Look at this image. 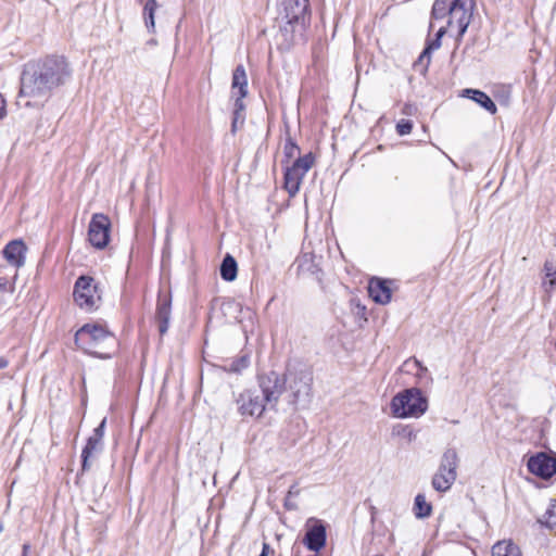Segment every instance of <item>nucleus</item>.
I'll list each match as a JSON object with an SVG mask.
<instances>
[{
	"mask_svg": "<svg viewBox=\"0 0 556 556\" xmlns=\"http://www.w3.org/2000/svg\"><path fill=\"white\" fill-rule=\"evenodd\" d=\"M71 73L64 56L47 55L27 63L20 78L17 105L42 108L52 91L66 83Z\"/></svg>",
	"mask_w": 556,
	"mask_h": 556,
	"instance_id": "nucleus-1",
	"label": "nucleus"
},
{
	"mask_svg": "<svg viewBox=\"0 0 556 556\" xmlns=\"http://www.w3.org/2000/svg\"><path fill=\"white\" fill-rule=\"evenodd\" d=\"M75 343L84 352L99 358H110L117 348L115 336L101 324H86L75 333Z\"/></svg>",
	"mask_w": 556,
	"mask_h": 556,
	"instance_id": "nucleus-2",
	"label": "nucleus"
},
{
	"mask_svg": "<svg viewBox=\"0 0 556 556\" xmlns=\"http://www.w3.org/2000/svg\"><path fill=\"white\" fill-rule=\"evenodd\" d=\"M427 408V399L416 388L404 390L391 401L392 414L397 418L419 417L426 413Z\"/></svg>",
	"mask_w": 556,
	"mask_h": 556,
	"instance_id": "nucleus-3",
	"label": "nucleus"
},
{
	"mask_svg": "<svg viewBox=\"0 0 556 556\" xmlns=\"http://www.w3.org/2000/svg\"><path fill=\"white\" fill-rule=\"evenodd\" d=\"M73 299L83 311L88 313L97 311L102 303L100 283L91 276H79L74 285Z\"/></svg>",
	"mask_w": 556,
	"mask_h": 556,
	"instance_id": "nucleus-4",
	"label": "nucleus"
},
{
	"mask_svg": "<svg viewBox=\"0 0 556 556\" xmlns=\"http://www.w3.org/2000/svg\"><path fill=\"white\" fill-rule=\"evenodd\" d=\"M458 463L457 451L453 447L446 448L431 480V485L437 492L444 493L452 488L457 478Z\"/></svg>",
	"mask_w": 556,
	"mask_h": 556,
	"instance_id": "nucleus-5",
	"label": "nucleus"
},
{
	"mask_svg": "<svg viewBox=\"0 0 556 556\" xmlns=\"http://www.w3.org/2000/svg\"><path fill=\"white\" fill-rule=\"evenodd\" d=\"M287 379L275 370L257 376L258 392L267 402L269 409H275L280 396L286 391Z\"/></svg>",
	"mask_w": 556,
	"mask_h": 556,
	"instance_id": "nucleus-6",
	"label": "nucleus"
},
{
	"mask_svg": "<svg viewBox=\"0 0 556 556\" xmlns=\"http://www.w3.org/2000/svg\"><path fill=\"white\" fill-rule=\"evenodd\" d=\"M315 157L313 153L299 156L291 165L286 164L285 167V189L290 197H294L301 187L303 178L314 165Z\"/></svg>",
	"mask_w": 556,
	"mask_h": 556,
	"instance_id": "nucleus-7",
	"label": "nucleus"
},
{
	"mask_svg": "<svg viewBox=\"0 0 556 556\" xmlns=\"http://www.w3.org/2000/svg\"><path fill=\"white\" fill-rule=\"evenodd\" d=\"M475 0H453L448 12L447 26L456 29V40H460L472 20Z\"/></svg>",
	"mask_w": 556,
	"mask_h": 556,
	"instance_id": "nucleus-8",
	"label": "nucleus"
},
{
	"mask_svg": "<svg viewBox=\"0 0 556 556\" xmlns=\"http://www.w3.org/2000/svg\"><path fill=\"white\" fill-rule=\"evenodd\" d=\"M238 412L243 417L260 418L266 408L267 402L256 389L243 390L236 399Z\"/></svg>",
	"mask_w": 556,
	"mask_h": 556,
	"instance_id": "nucleus-9",
	"label": "nucleus"
},
{
	"mask_svg": "<svg viewBox=\"0 0 556 556\" xmlns=\"http://www.w3.org/2000/svg\"><path fill=\"white\" fill-rule=\"evenodd\" d=\"M111 226L106 215L102 213L92 215L88 226V241L93 248L103 250L109 244Z\"/></svg>",
	"mask_w": 556,
	"mask_h": 556,
	"instance_id": "nucleus-10",
	"label": "nucleus"
},
{
	"mask_svg": "<svg viewBox=\"0 0 556 556\" xmlns=\"http://www.w3.org/2000/svg\"><path fill=\"white\" fill-rule=\"evenodd\" d=\"M106 426V418H103L98 427L94 428L92 434L88 438L86 445L81 451V472L90 470V459L102 452L103 450V438Z\"/></svg>",
	"mask_w": 556,
	"mask_h": 556,
	"instance_id": "nucleus-11",
	"label": "nucleus"
},
{
	"mask_svg": "<svg viewBox=\"0 0 556 556\" xmlns=\"http://www.w3.org/2000/svg\"><path fill=\"white\" fill-rule=\"evenodd\" d=\"M527 467L531 473L547 480L556 472V459L546 453H538L528 459Z\"/></svg>",
	"mask_w": 556,
	"mask_h": 556,
	"instance_id": "nucleus-12",
	"label": "nucleus"
},
{
	"mask_svg": "<svg viewBox=\"0 0 556 556\" xmlns=\"http://www.w3.org/2000/svg\"><path fill=\"white\" fill-rule=\"evenodd\" d=\"M283 16L287 24L304 25L308 12V0H282Z\"/></svg>",
	"mask_w": 556,
	"mask_h": 556,
	"instance_id": "nucleus-13",
	"label": "nucleus"
},
{
	"mask_svg": "<svg viewBox=\"0 0 556 556\" xmlns=\"http://www.w3.org/2000/svg\"><path fill=\"white\" fill-rule=\"evenodd\" d=\"M313 377L309 372H299L290 383L292 391V403L298 404L301 401H308L311 397Z\"/></svg>",
	"mask_w": 556,
	"mask_h": 556,
	"instance_id": "nucleus-14",
	"label": "nucleus"
},
{
	"mask_svg": "<svg viewBox=\"0 0 556 556\" xmlns=\"http://www.w3.org/2000/svg\"><path fill=\"white\" fill-rule=\"evenodd\" d=\"M172 315V295L169 292H159L155 319L159 324V332L161 336L165 334L169 327V319Z\"/></svg>",
	"mask_w": 556,
	"mask_h": 556,
	"instance_id": "nucleus-15",
	"label": "nucleus"
},
{
	"mask_svg": "<svg viewBox=\"0 0 556 556\" xmlns=\"http://www.w3.org/2000/svg\"><path fill=\"white\" fill-rule=\"evenodd\" d=\"M326 528L320 521L317 520L311 528L307 529L303 539V544L309 551L317 553L326 545Z\"/></svg>",
	"mask_w": 556,
	"mask_h": 556,
	"instance_id": "nucleus-16",
	"label": "nucleus"
},
{
	"mask_svg": "<svg viewBox=\"0 0 556 556\" xmlns=\"http://www.w3.org/2000/svg\"><path fill=\"white\" fill-rule=\"evenodd\" d=\"M26 245L22 240H12L3 249L4 258L13 266L21 267L25 263Z\"/></svg>",
	"mask_w": 556,
	"mask_h": 556,
	"instance_id": "nucleus-17",
	"label": "nucleus"
},
{
	"mask_svg": "<svg viewBox=\"0 0 556 556\" xmlns=\"http://www.w3.org/2000/svg\"><path fill=\"white\" fill-rule=\"evenodd\" d=\"M369 296L379 304H388L391 301V289L387 280L372 278L368 285Z\"/></svg>",
	"mask_w": 556,
	"mask_h": 556,
	"instance_id": "nucleus-18",
	"label": "nucleus"
},
{
	"mask_svg": "<svg viewBox=\"0 0 556 556\" xmlns=\"http://www.w3.org/2000/svg\"><path fill=\"white\" fill-rule=\"evenodd\" d=\"M231 91L232 97L241 99V101L248 94V77L242 64H239L232 73Z\"/></svg>",
	"mask_w": 556,
	"mask_h": 556,
	"instance_id": "nucleus-19",
	"label": "nucleus"
},
{
	"mask_svg": "<svg viewBox=\"0 0 556 556\" xmlns=\"http://www.w3.org/2000/svg\"><path fill=\"white\" fill-rule=\"evenodd\" d=\"M463 97L471 99L491 114H495L497 111V108L493 100L481 90L470 88L464 89Z\"/></svg>",
	"mask_w": 556,
	"mask_h": 556,
	"instance_id": "nucleus-20",
	"label": "nucleus"
},
{
	"mask_svg": "<svg viewBox=\"0 0 556 556\" xmlns=\"http://www.w3.org/2000/svg\"><path fill=\"white\" fill-rule=\"evenodd\" d=\"M445 33H446V27H441L438 30L435 38L430 43H428V46L424 49V51L419 55L418 63H420V64L425 63L426 67L429 65L430 54L432 51H434L441 47V38L443 37V35Z\"/></svg>",
	"mask_w": 556,
	"mask_h": 556,
	"instance_id": "nucleus-21",
	"label": "nucleus"
},
{
	"mask_svg": "<svg viewBox=\"0 0 556 556\" xmlns=\"http://www.w3.org/2000/svg\"><path fill=\"white\" fill-rule=\"evenodd\" d=\"M238 266L233 256L227 254L220 265V277L225 281H233L237 277Z\"/></svg>",
	"mask_w": 556,
	"mask_h": 556,
	"instance_id": "nucleus-22",
	"label": "nucleus"
},
{
	"mask_svg": "<svg viewBox=\"0 0 556 556\" xmlns=\"http://www.w3.org/2000/svg\"><path fill=\"white\" fill-rule=\"evenodd\" d=\"M492 556H521V551L513 542L502 541L493 545Z\"/></svg>",
	"mask_w": 556,
	"mask_h": 556,
	"instance_id": "nucleus-23",
	"label": "nucleus"
},
{
	"mask_svg": "<svg viewBox=\"0 0 556 556\" xmlns=\"http://www.w3.org/2000/svg\"><path fill=\"white\" fill-rule=\"evenodd\" d=\"M432 506L427 502L425 494H417L414 501V514L417 518L424 519L431 515Z\"/></svg>",
	"mask_w": 556,
	"mask_h": 556,
	"instance_id": "nucleus-24",
	"label": "nucleus"
},
{
	"mask_svg": "<svg viewBox=\"0 0 556 556\" xmlns=\"http://www.w3.org/2000/svg\"><path fill=\"white\" fill-rule=\"evenodd\" d=\"M452 1L453 0H434L431 10V17L434 20H442L448 16Z\"/></svg>",
	"mask_w": 556,
	"mask_h": 556,
	"instance_id": "nucleus-25",
	"label": "nucleus"
},
{
	"mask_svg": "<svg viewBox=\"0 0 556 556\" xmlns=\"http://www.w3.org/2000/svg\"><path fill=\"white\" fill-rule=\"evenodd\" d=\"M300 153V147L296 144V142L293 140V138L290 136V134H287L285 146H283V160L282 164H289L291 160Z\"/></svg>",
	"mask_w": 556,
	"mask_h": 556,
	"instance_id": "nucleus-26",
	"label": "nucleus"
},
{
	"mask_svg": "<svg viewBox=\"0 0 556 556\" xmlns=\"http://www.w3.org/2000/svg\"><path fill=\"white\" fill-rule=\"evenodd\" d=\"M539 522L548 529L556 527V498L551 500L549 505Z\"/></svg>",
	"mask_w": 556,
	"mask_h": 556,
	"instance_id": "nucleus-27",
	"label": "nucleus"
},
{
	"mask_svg": "<svg viewBox=\"0 0 556 556\" xmlns=\"http://www.w3.org/2000/svg\"><path fill=\"white\" fill-rule=\"evenodd\" d=\"M250 359L248 355H241L232 359L229 364L224 365V370L232 374H240L242 370L248 368Z\"/></svg>",
	"mask_w": 556,
	"mask_h": 556,
	"instance_id": "nucleus-28",
	"label": "nucleus"
},
{
	"mask_svg": "<svg viewBox=\"0 0 556 556\" xmlns=\"http://www.w3.org/2000/svg\"><path fill=\"white\" fill-rule=\"evenodd\" d=\"M544 271L545 277L548 278L547 281L544 282L546 291L551 292L556 289V266L553 262L546 261L544 263Z\"/></svg>",
	"mask_w": 556,
	"mask_h": 556,
	"instance_id": "nucleus-29",
	"label": "nucleus"
},
{
	"mask_svg": "<svg viewBox=\"0 0 556 556\" xmlns=\"http://www.w3.org/2000/svg\"><path fill=\"white\" fill-rule=\"evenodd\" d=\"M157 9L156 0H148L144 4L143 15L148 29L153 30L155 26L154 12Z\"/></svg>",
	"mask_w": 556,
	"mask_h": 556,
	"instance_id": "nucleus-30",
	"label": "nucleus"
},
{
	"mask_svg": "<svg viewBox=\"0 0 556 556\" xmlns=\"http://www.w3.org/2000/svg\"><path fill=\"white\" fill-rule=\"evenodd\" d=\"M245 105L241 99H235V110H233V116H232V123H231V130L232 132H236L237 130V123L240 121L243 123L244 121V112Z\"/></svg>",
	"mask_w": 556,
	"mask_h": 556,
	"instance_id": "nucleus-31",
	"label": "nucleus"
},
{
	"mask_svg": "<svg viewBox=\"0 0 556 556\" xmlns=\"http://www.w3.org/2000/svg\"><path fill=\"white\" fill-rule=\"evenodd\" d=\"M393 433L406 439L408 442L416 440L417 434L409 426H400L393 429Z\"/></svg>",
	"mask_w": 556,
	"mask_h": 556,
	"instance_id": "nucleus-32",
	"label": "nucleus"
},
{
	"mask_svg": "<svg viewBox=\"0 0 556 556\" xmlns=\"http://www.w3.org/2000/svg\"><path fill=\"white\" fill-rule=\"evenodd\" d=\"M412 129H413V123L409 119H401L396 124V132L400 136H405V135L410 134Z\"/></svg>",
	"mask_w": 556,
	"mask_h": 556,
	"instance_id": "nucleus-33",
	"label": "nucleus"
},
{
	"mask_svg": "<svg viewBox=\"0 0 556 556\" xmlns=\"http://www.w3.org/2000/svg\"><path fill=\"white\" fill-rule=\"evenodd\" d=\"M14 291L13 285L5 277H0V301H2L3 295L11 294Z\"/></svg>",
	"mask_w": 556,
	"mask_h": 556,
	"instance_id": "nucleus-34",
	"label": "nucleus"
},
{
	"mask_svg": "<svg viewBox=\"0 0 556 556\" xmlns=\"http://www.w3.org/2000/svg\"><path fill=\"white\" fill-rule=\"evenodd\" d=\"M413 363V365L417 368L416 375L418 377H424L428 375V369L425 367L417 358L408 359L405 362L406 365H409Z\"/></svg>",
	"mask_w": 556,
	"mask_h": 556,
	"instance_id": "nucleus-35",
	"label": "nucleus"
},
{
	"mask_svg": "<svg viewBox=\"0 0 556 556\" xmlns=\"http://www.w3.org/2000/svg\"><path fill=\"white\" fill-rule=\"evenodd\" d=\"M417 113V106L412 103H405L402 108V114L403 115H415Z\"/></svg>",
	"mask_w": 556,
	"mask_h": 556,
	"instance_id": "nucleus-36",
	"label": "nucleus"
},
{
	"mask_svg": "<svg viewBox=\"0 0 556 556\" xmlns=\"http://www.w3.org/2000/svg\"><path fill=\"white\" fill-rule=\"evenodd\" d=\"M5 116V101L0 94V118H3Z\"/></svg>",
	"mask_w": 556,
	"mask_h": 556,
	"instance_id": "nucleus-37",
	"label": "nucleus"
},
{
	"mask_svg": "<svg viewBox=\"0 0 556 556\" xmlns=\"http://www.w3.org/2000/svg\"><path fill=\"white\" fill-rule=\"evenodd\" d=\"M299 493H300V491H299L296 484H293V485L290 486V489L288 491V497L289 496H298Z\"/></svg>",
	"mask_w": 556,
	"mask_h": 556,
	"instance_id": "nucleus-38",
	"label": "nucleus"
},
{
	"mask_svg": "<svg viewBox=\"0 0 556 556\" xmlns=\"http://www.w3.org/2000/svg\"><path fill=\"white\" fill-rule=\"evenodd\" d=\"M9 365V361L7 357L0 355V369L7 368Z\"/></svg>",
	"mask_w": 556,
	"mask_h": 556,
	"instance_id": "nucleus-39",
	"label": "nucleus"
},
{
	"mask_svg": "<svg viewBox=\"0 0 556 556\" xmlns=\"http://www.w3.org/2000/svg\"><path fill=\"white\" fill-rule=\"evenodd\" d=\"M28 551H29V545L28 544H24L23 545L22 556H28Z\"/></svg>",
	"mask_w": 556,
	"mask_h": 556,
	"instance_id": "nucleus-40",
	"label": "nucleus"
},
{
	"mask_svg": "<svg viewBox=\"0 0 556 556\" xmlns=\"http://www.w3.org/2000/svg\"><path fill=\"white\" fill-rule=\"evenodd\" d=\"M267 548H268V545L264 544L262 553H266L267 554Z\"/></svg>",
	"mask_w": 556,
	"mask_h": 556,
	"instance_id": "nucleus-41",
	"label": "nucleus"
},
{
	"mask_svg": "<svg viewBox=\"0 0 556 556\" xmlns=\"http://www.w3.org/2000/svg\"><path fill=\"white\" fill-rule=\"evenodd\" d=\"M290 505H291V502L286 501L285 506L290 509L291 508Z\"/></svg>",
	"mask_w": 556,
	"mask_h": 556,
	"instance_id": "nucleus-42",
	"label": "nucleus"
},
{
	"mask_svg": "<svg viewBox=\"0 0 556 556\" xmlns=\"http://www.w3.org/2000/svg\"><path fill=\"white\" fill-rule=\"evenodd\" d=\"M290 505H291V502L286 501L285 506L290 509L291 508Z\"/></svg>",
	"mask_w": 556,
	"mask_h": 556,
	"instance_id": "nucleus-43",
	"label": "nucleus"
},
{
	"mask_svg": "<svg viewBox=\"0 0 556 556\" xmlns=\"http://www.w3.org/2000/svg\"><path fill=\"white\" fill-rule=\"evenodd\" d=\"M258 556H266V553H261Z\"/></svg>",
	"mask_w": 556,
	"mask_h": 556,
	"instance_id": "nucleus-44",
	"label": "nucleus"
},
{
	"mask_svg": "<svg viewBox=\"0 0 556 556\" xmlns=\"http://www.w3.org/2000/svg\"><path fill=\"white\" fill-rule=\"evenodd\" d=\"M2 531V526L0 525V532Z\"/></svg>",
	"mask_w": 556,
	"mask_h": 556,
	"instance_id": "nucleus-45",
	"label": "nucleus"
}]
</instances>
